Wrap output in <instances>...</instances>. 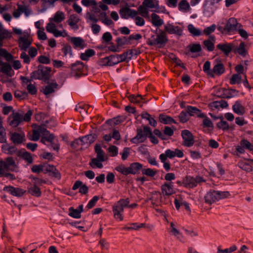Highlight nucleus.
Here are the masks:
<instances>
[{"instance_id": "f257e3e1", "label": "nucleus", "mask_w": 253, "mask_h": 253, "mask_svg": "<svg viewBox=\"0 0 253 253\" xmlns=\"http://www.w3.org/2000/svg\"><path fill=\"white\" fill-rule=\"evenodd\" d=\"M65 18V15L63 12L61 11H57L53 18L49 19V22L47 24L46 26V30L47 32L52 33L54 37H67L68 33L65 30L62 31H59L56 29V26L54 23L57 24L61 22Z\"/></svg>"}, {"instance_id": "f03ea898", "label": "nucleus", "mask_w": 253, "mask_h": 253, "mask_svg": "<svg viewBox=\"0 0 253 253\" xmlns=\"http://www.w3.org/2000/svg\"><path fill=\"white\" fill-rule=\"evenodd\" d=\"M33 112L29 110L26 113L21 110L15 112L13 111L12 114L8 117L7 122L12 127H17L19 126L23 125L24 122H29L31 121Z\"/></svg>"}, {"instance_id": "7ed1b4c3", "label": "nucleus", "mask_w": 253, "mask_h": 253, "mask_svg": "<svg viewBox=\"0 0 253 253\" xmlns=\"http://www.w3.org/2000/svg\"><path fill=\"white\" fill-rule=\"evenodd\" d=\"M51 69L50 67L39 65L38 69L31 74V78L35 80H43L48 83Z\"/></svg>"}, {"instance_id": "20e7f679", "label": "nucleus", "mask_w": 253, "mask_h": 253, "mask_svg": "<svg viewBox=\"0 0 253 253\" xmlns=\"http://www.w3.org/2000/svg\"><path fill=\"white\" fill-rule=\"evenodd\" d=\"M129 203L128 198L122 199L116 203L113 206L112 211L113 212L114 217L120 221L124 219L123 213L125 208L127 207Z\"/></svg>"}, {"instance_id": "39448f33", "label": "nucleus", "mask_w": 253, "mask_h": 253, "mask_svg": "<svg viewBox=\"0 0 253 253\" xmlns=\"http://www.w3.org/2000/svg\"><path fill=\"white\" fill-rule=\"evenodd\" d=\"M161 193L155 191L153 193L152 197L149 199L150 200H153L155 197L162 198V194L164 196H169L175 193L173 183L172 182H165L161 185Z\"/></svg>"}, {"instance_id": "423d86ee", "label": "nucleus", "mask_w": 253, "mask_h": 253, "mask_svg": "<svg viewBox=\"0 0 253 253\" xmlns=\"http://www.w3.org/2000/svg\"><path fill=\"white\" fill-rule=\"evenodd\" d=\"M168 41L165 32L160 30L157 35H152L151 38L148 39L147 43L151 46L158 45L159 47H163L165 45Z\"/></svg>"}, {"instance_id": "0eeeda50", "label": "nucleus", "mask_w": 253, "mask_h": 253, "mask_svg": "<svg viewBox=\"0 0 253 253\" xmlns=\"http://www.w3.org/2000/svg\"><path fill=\"white\" fill-rule=\"evenodd\" d=\"M66 37L67 41L72 44L75 49H83L87 46L85 41L81 37H70L68 35Z\"/></svg>"}, {"instance_id": "6e6552de", "label": "nucleus", "mask_w": 253, "mask_h": 253, "mask_svg": "<svg viewBox=\"0 0 253 253\" xmlns=\"http://www.w3.org/2000/svg\"><path fill=\"white\" fill-rule=\"evenodd\" d=\"M145 127H149L148 126H143V128H138L137 129V135L130 140V142L134 144H138L144 142L148 136L149 132L145 131Z\"/></svg>"}, {"instance_id": "1a4fd4ad", "label": "nucleus", "mask_w": 253, "mask_h": 253, "mask_svg": "<svg viewBox=\"0 0 253 253\" xmlns=\"http://www.w3.org/2000/svg\"><path fill=\"white\" fill-rule=\"evenodd\" d=\"M181 136L183 139L182 145L184 146L190 147L195 142L194 137L192 133L188 130L184 129L181 131Z\"/></svg>"}, {"instance_id": "9d476101", "label": "nucleus", "mask_w": 253, "mask_h": 253, "mask_svg": "<svg viewBox=\"0 0 253 253\" xmlns=\"http://www.w3.org/2000/svg\"><path fill=\"white\" fill-rule=\"evenodd\" d=\"M96 153L97 157L96 158V167L101 169L103 167L102 162L108 160V156L105 155V152L101 149L100 146L96 144Z\"/></svg>"}, {"instance_id": "9b49d317", "label": "nucleus", "mask_w": 253, "mask_h": 253, "mask_svg": "<svg viewBox=\"0 0 253 253\" xmlns=\"http://www.w3.org/2000/svg\"><path fill=\"white\" fill-rule=\"evenodd\" d=\"M133 54V50L132 49L128 50L124 52L123 54L120 55H112L111 58L113 59L115 62V64H117L120 62L125 61L127 59L130 60Z\"/></svg>"}, {"instance_id": "f8f14e48", "label": "nucleus", "mask_w": 253, "mask_h": 253, "mask_svg": "<svg viewBox=\"0 0 253 253\" xmlns=\"http://www.w3.org/2000/svg\"><path fill=\"white\" fill-rule=\"evenodd\" d=\"M18 42L19 46L23 51H26L32 44V39L27 33H24V35L19 38Z\"/></svg>"}, {"instance_id": "ddd939ff", "label": "nucleus", "mask_w": 253, "mask_h": 253, "mask_svg": "<svg viewBox=\"0 0 253 253\" xmlns=\"http://www.w3.org/2000/svg\"><path fill=\"white\" fill-rule=\"evenodd\" d=\"M205 180L201 176H196L195 178L190 176H187L183 179V183L187 187L193 188L196 187L198 183L204 182Z\"/></svg>"}, {"instance_id": "4468645a", "label": "nucleus", "mask_w": 253, "mask_h": 253, "mask_svg": "<svg viewBox=\"0 0 253 253\" xmlns=\"http://www.w3.org/2000/svg\"><path fill=\"white\" fill-rule=\"evenodd\" d=\"M225 26L227 33H231L236 31L238 28H241L242 25L237 22L236 19L230 18L227 21Z\"/></svg>"}, {"instance_id": "2eb2a0df", "label": "nucleus", "mask_w": 253, "mask_h": 253, "mask_svg": "<svg viewBox=\"0 0 253 253\" xmlns=\"http://www.w3.org/2000/svg\"><path fill=\"white\" fill-rule=\"evenodd\" d=\"M84 68L83 63L80 61H77L72 65L71 74L73 76H80L83 74Z\"/></svg>"}, {"instance_id": "dca6fc26", "label": "nucleus", "mask_w": 253, "mask_h": 253, "mask_svg": "<svg viewBox=\"0 0 253 253\" xmlns=\"http://www.w3.org/2000/svg\"><path fill=\"white\" fill-rule=\"evenodd\" d=\"M119 13L121 17L123 19H127L128 17L133 18L138 14L137 11L131 9L127 7L121 8L119 11Z\"/></svg>"}, {"instance_id": "f3484780", "label": "nucleus", "mask_w": 253, "mask_h": 253, "mask_svg": "<svg viewBox=\"0 0 253 253\" xmlns=\"http://www.w3.org/2000/svg\"><path fill=\"white\" fill-rule=\"evenodd\" d=\"M58 84L55 81H52L43 86L42 91L44 95H48L55 92L58 89Z\"/></svg>"}, {"instance_id": "a211bd4d", "label": "nucleus", "mask_w": 253, "mask_h": 253, "mask_svg": "<svg viewBox=\"0 0 253 253\" xmlns=\"http://www.w3.org/2000/svg\"><path fill=\"white\" fill-rule=\"evenodd\" d=\"M2 165L4 169L11 171H14L17 168L15 162L12 157H7L5 159L4 161H2L0 163Z\"/></svg>"}, {"instance_id": "6ab92c4d", "label": "nucleus", "mask_w": 253, "mask_h": 253, "mask_svg": "<svg viewBox=\"0 0 253 253\" xmlns=\"http://www.w3.org/2000/svg\"><path fill=\"white\" fill-rule=\"evenodd\" d=\"M218 200L219 197L217 191L210 190L205 196V202L210 205Z\"/></svg>"}, {"instance_id": "aec40b11", "label": "nucleus", "mask_w": 253, "mask_h": 253, "mask_svg": "<svg viewBox=\"0 0 253 253\" xmlns=\"http://www.w3.org/2000/svg\"><path fill=\"white\" fill-rule=\"evenodd\" d=\"M3 190L9 192L13 196L17 197H21L26 192V190H24V189L20 188H15L10 186L4 187Z\"/></svg>"}, {"instance_id": "412c9836", "label": "nucleus", "mask_w": 253, "mask_h": 253, "mask_svg": "<svg viewBox=\"0 0 253 253\" xmlns=\"http://www.w3.org/2000/svg\"><path fill=\"white\" fill-rule=\"evenodd\" d=\"M234 47V44L231 43H219L216 45V48L220 50L226 56L229 55Z\"/></svg>"}, {"instance_id": "4be33fe9", "label": "nucleus", "mask_w": 253, "mask_h": 253, "mask_svg": "<svg viewBox=\"0 0 253 253\" xmlns=\"http://www.w3.org/2000/svg\"><path fill=\"white\" fill-rule=\"evenodd\" d=\"M165 31L169 34H175L181 36L182 34V29L178 26H174L171 24H168L165 26Z\"/></svg>"}, {"instance_id": "5701e85b", "label": "nucleus", "mask_w": 253, "mask_h": 253, "mask_svg": "<svg viewBox=\"0 0 253 253\" xmlns=\"http://www.w3.org/2000/svg\"><path fill=\"white\" fill-rule=\"evenodd\" d=\"M82 141V147L83 149L87 147L90 144L93 143L95 140V136L93 134L86 135L82 138H80Z\"/></svg>"}, {"instance_id": "b1692460", "label": "nucleus", "mask_w": 253, "mask_h": 253, "mask_svg": "<svg viewBox=\"0 0 253 253\" xmlns=\"http://www.w3.org/2000/svg\"><path fill=\"white\" fill-rule=\"evenodd\" d=\"M79 21L80 19L77 15L72 14L69 17L67 23L72 29L76 31L79 29V26L77 24Z\"/></svg>"}, {"instance_id": "393cba45", "label": "nucleus", "mask_w": 253, "mask_h": 253, "mask_svg": "<svg viewBox=\"0 0 253 253\" xmlns=\"http://www.w3.org/2000/svg\"><path fill=\"white\" fill-rule=\"evenodd\" d=\"M1 146V150L2 152L7 155H13L17 152V148L12 145H10L9 144L5 143Z\"/></svg>"}, {"instance_id": "a878e982", "label": "nucleus", "mask_w": 253, "mask_h": 253, "mask_svg": "<svg viewBox=\"0 0 253 253\" xmlns=\"http://www.w3.org/2000/svg\"><path fill=\"white\" fill-rule=\"evenodd\" d=\"M44 127L41 126H38L36 128L33 130V134L29 138L31 140L38 141L40 139L41 135H42V132Z\"/></svg>"}, {"instance_id": "bb28decb", "label": "nucleus", "mask_w": 253, "mask_h": 253, "mask_svg": "<svg viewBox=\"0 0 253 253\" xmlns=\"http://www.w3.org/2000/svg\"><path fill=\"white\" fill-rule=\"evenodd\" d=\"M83 206L80 205L79 207L75 209L73 207L69 209V215L75 218H80L81 216V212L83 211Z\"/></svg>"}, {"instance_id": "cd10ccee", "label": "nucleus", "mask_w": 253, "mask_h": 253, "mask_svg": "<svg viewBox=\"0 0 253 253\" xmlns=\"http://www.w3.org/2000/svg\"><path fill=\"white\" fill-rule=\"evenodd\" d=\"M187 112L189 116L197 115V117L199 118H203L205 117V114L202 113L201 110L195 107L188 106Z\"/></svg>"}, {"instance_id": "c85d7f7f", "label": "nucleus", "mask_w": 253, "mask_h": 253, "mask_svg": "<svg viewBox=\"0 0 253 253\" xmlns=\"http://www.w3.org/2000/svg\"><path fill=\"white\" fill-rule=\"evenodd\" d=\"M78 188H80L79 192L81 194H85L88 192V187L80 180L76 181L72 187L73 190H76Z\"/></svg>"}, {"instance_id": "c756f323", "label": "nucleus", "mask_w": 253, "mask_h": 253, "mask_svg": "<svg viewBox=\"0 0 253 253\" xmlns=\"http://www.w3.org/2000/svg\"><path fill=\"white\" fill-rule=\"evenodd\" d=\"M225 72L224 65L220 62L217 63L212 69V74L215 76H220Z\"/></svg>"}, {"instance_id": "7c9ffc66", "label": "nucleus", "mask_w": 253, "mask_h": 253, "mask_svg": "<svg viewBox=\"0 0 253 253\" xmlns=\"http://www.w3.org/2000/svg\"><path fill=\"white\" fill-rule=\"evenodd\" d=\"M166 153H167V155L169 159H172L176 156L178 158H182L184 156L182 151L178 149H175L174 151L167 149Z\"/></svg>"}, {"instance_id": "2f4dec72", "label": "nucleus", "mask_w": 253, "mask_h": 253, "mask_svg": "<svg viewBox=\"0 0 253 253\" xmlns=\"http://www.w3.org/2000/svg\"><path fill=\"white\" fill-rule=\"evenodd\" d=\"M25 135L17 132H13L11 134L10 139L15 144H21L23 142Z\"/></svg>"}, {"instance_id": "473e14b6", "label": "nucleus", "mask_w": 253, "mask_h": 253, "mask_svg": "<svg viewBox=\"0 0 253 253\" xmlns=\"http://www.w3.org/2000/svg\"><path fill=\"white\" fill-rule=\"evenodd\" d=\"M169 232L175 237L177 238V239L180 241V242L184 243V241L183 238V236L180 233L179 231H178L175 226L173 222L170 223V228Z\"/></svg>"}, {"instance_id": "72a5a7b5", "label": "nucleus", "mask_w": 253, "mask_h": 253, "mask_svg": "<svg viewBox=\"0 0 253 253\" xmlns=\"http://www.w3.org/2000/svg\"><path fill=\"white\" fill-rule=\"evenodd\" d=\"M99 19L107 26H110L114 24L113 21L109 18L105 12L103 11L100 13Z\"/></svg>"}, {"instance_id": "f704fd0d", "label": "nucleus", "mask_w": 253, "mask_h": 253, "mask_svg": "<svg viewBox=\"0 0 253 253\" xmlns=\"http://www.w3.org/2000/svg\"><path fill=\"white\" fill-rule=\"evenodd\" d=\"M233 111L239 115H243L245 112V107L242 105L240 101H237L232 106Z\"/></svg>"}, {"instance_id": "c9c22d12", "label": "nucleus", "mask_w": 253, "mask_h": 253, "mask_svg": "<svg viewBox=\"0 0 253 253\" xmlns=\"http://www.w3.org/2000/svg\"><path fill=\"white\" fill-rule=\"evenodd\" d=\"M143 166L139 163H133L131 164L128 167V171L129 174H134L142 169Z\"/></svg>"}, {"instance_id": "e433bc0d", "label": "nucleus", "mask_w": 253, "mask_h": 253, "mask_svg": "<svg viewBox=\"0 0 253 253\" xmlns=\"http://www.w3.org/2000/svg\"><path fill=\"white\" fill-rule=\"evenodd\" d=\"M112 55L108 56L106 57L105 58H102L98 61V64L100 66H112L115 65L114 63V60L111 58Z\"/></svg>"}, {"instance_id": "4c0bfd02", "label": "nucleus", "mask_w": 253, "mask_h": 253, "mask_svg": "<svg viewBox=\"0 0 253 253\" xmlns=\"http://www.w3.org/2000/svg\"><path fill=\"white\" fill-rule=\"evenodd\" d=\"M159 119L160 122L164 124H176V122L172 118L164 114H160Z\"/></svg>"}, {"instance_id": "58836bf2", "label": "nucleus", "mask_w": 253, "mask_h": 253, "mask_svg": "<svg viewBox=\"0 0 253 253\" xmlns=\"http://www.w3.org/2000/svg\"><path fill=\"white\" fill-rule=\"evenodd\" d=\"M178 9L183 12H186L191 10L190 5L186 0H181L178 3Z\"/></svg>"}, {"instance_id": "ea45409f", "label": "nucleus", "mask_w": 253, "mask_h": 253, "mask_svg": "<svg viewBox=\"0 0 253 253\" xmlns=\"http://www.w3.org/2000/svg\"><path fill=\"white\" fill-rule=\"evenodd\" d=\"M210 106L212 109H218L220 107L221 108H224L228 107V103L226 101L224 100H221L220 101H213L210 104Z\"/></svg>"}, {"instance_id": "a19ab883", "label": "nucleus", "mask_w": 253, "mask_h": 253, "mask_svg": "<svg viewBox=\"0 0 253 253\" xmlns=\"http://www.w3.org/2000/svg\"><path fill=\"white\" fill-rule=\"evenodd\" d=\"M152 23L156 27H160L164 24L163 20L156 13L151 14Z\"/></svg>"}, {"instance_id": "79ce46f5", "label": "nucleus", "mask_w": 253, "mask_h": 253, "mask_svg": "<svg viewBox=\"0 0 253 253\" xmlns=\"http://www.w3.org/2000/svg\"><path fill=\"white\" fill-rule=\"evenodd\" d=\"M143 5L147 8H158L159 7V1L156 0H144Z\"/></svg>"}, {"instance_id": "37998d69", "label": "nucleus", "mask_w": 253, "mask_h": 253, "mask_svg": "<svg viewBox=\"0 0 253 253\" xmlns=\"http://www.w3.org/2000/svg\"><path fill=\"white\" fill-rule=\"evenodd\" d=\"M18 156L21 157L28 164H31L33 163V158L31 154L26 151L23 152L18 153Z\"/></svg>"}, {"instance_id": "c03bdc74", "label": "nucleus", "mask_w": 253, "mask_h": 253, "mask_svg": "<svg viewBox=\"0 0 253 253\" xmlns=\"http://www.w3.org/2000/svg\"><path fill=\"white\" fill-rule=\"evenodd\" d=\"M42 136L44 138L45 141L48 142H52L54 139V136L52 134H50L49 131L44 127L42 132Z\"/></svg>"}, {"instance_id": "a18cd8bd", "label": "nucleus", "mask_w": 253, "mask_h": 253, "mask_svg": "<svg viewBox=\"0 0 253 253\" xmlns=\"http://www.w3.org/2000/svg\"><path fill=\"white\" fill-rule=\"evenodd\" d=\"M1 71L9 76H12V70L10 65L7 63H3L1 69Z\"/></svg>"}, {"instance_id": "49530a36", "label": "nucleus", "mask_w": 253, "mask_h": 253, "mask_svg": "<svg viewBox=\"0 0 253 253\" xmlns=\"http://www.w3.org/2000/svg\"><path fill=\"white\" fill-rule=\"evenodd\" d=\"M95 52L93 49H87L85 52L82 53L80 55V58L84 61L88 60L89 57L94 55Z\"/></svg>"}, {"instance_id": "de8ad7c7", "label": "nucleus", "mask_w": 253, "mask_h": 253, "mask_svg": "<svg viewBox=\"0 0 253 253\" xmlns=\"http://www.w3.org/2000/svg\"><path fill=\"white\" fill-rule=\"evenodd\" d=\"M14 97L19 100H22L26 99L28 96V94L26 91L16 90L14 93Z\"/></svg>"}, {"instance_id": "09e8293b", "label": "nucleus", "mask_w": 253, "mask_h": 253, "mask_svg": "<svg viewBox=\"0 0 253 253\" xmlns=\"http://www.w3.org/2000/svg\"><path fill=\"white\" fill-rule=\"evenodd\" d=\"M203 71L207 75L211 78H214V75L212 74V70L211 69V63L209 61H206L204 64Z\"/></svg>"}, {"instance_id": "8fccbe9b", "label": "nucleus", "mask_w": 253, "mask_h": 253, "mask_svg": "<svg viewBox=\"0 0 253 253\" xmlns=\"http://www.w3.org/2000/svg\"><path fill=\"white\" fill-rule=\"evenodd\" d=\"M0 56L4 57L7 61H10L13 59L12 55L4 48L0 49Z\"/></svg>"}, {"instance_id": "3c124183", "label": "nucleus", "mask_w": 253, "mask_h": 253, "mask_svg": "<svg viewBox=\"0 0 253 253\" xmlns=\"http://www.w3.org/2000/svg\"><path fill=\"white\" fill-rule=\"evenodd\" d=\"M238 166L243 170L247 172H250L253 170V168L251 165L246 162H239L238 164Z\"/></svg>"}, {"instance_id": "603ef678", "label": "nucleus", "mask_w": 253, "mask_h": 253, "mask_svg": "<svg viewBox=\"0 0 253 253\" xmlns=\"http://www.w3.org/2000/svg\"><path fill=\"white\" fill-rule=\"evenodd\" d=\"M86 18L87 20L92 22L91 24V29L94 34H95V15L92 12H88L86 15Z\"/></svg>"}, {"instance_id": "864d4df0", "label": "nucleus", "mask_w": 253, "mask_h": 253, "mask_svg": "<svg viewBox=\"0 0 253 253\" xmlns=\"http://www.w3.org/2000/svg\"><path fill=\"white\" fill-rule=\"evenodd\" d=\"M12 37V33L8 30L4 29L0 30V40H7L9 39Z\"/></svg>"}, {"instance_id": "5fc2aeb1", "label": "nucleus", "mask_w": 253, "mask_h": 253, "mask_svg": "<svg viewBox=\"0 0 253 253\" xmlns=\"http://www.w3.org/2000/svg\"><path fill=\"white\" fill-rule=\"evenodd\" d=\"M128 98L131 102L137 104L140 103L141 101L143 99V96L139 94L137 95L131 94L130 95Z\"/></svg>"}, {"instance_id": "6e6d98bb", "label": "nucleus", "mask_w": 253, "mask_h": 253, "mask_svg": "<svg viewBox=\"0 0 253 253\" xmlns=\"http://www.w3.org/2000/svg\"><path fill=\"white\" fill-rule=\"evenodd\" d=\"M188 30L189 32L193 36H199L201 35V31L196 28L192 24H189L188 26Z\"/></svg>"}, {"instance_id": "4d7b16f0", "label": "nucleus", "mask_w": 253, "mask_h": 253, "mask_svg": "<svg viewBox=\"0 0 253 253\" xmlns=\"http://www.w3.org/2000/svg\"><path fill=\"white\" fill-rule=\"evenodd\" d=\"M29 192L32 195L40 197L41 195V191L37 186L33 185L29 189Z\"/></svg>"}, {"instance_id": "13d9d810", "label": "nucleus", "mask_w": 253, "mask_h": 253, "mask_svg": "<svg viewBox=\"0 0 253 253\" xmlns=\"http://www.w3.org/2000/svg\"><path fill=\"white\" fill-rule=\"evenodd\" d=\"M214 42H213L210 39L205 40L203 42L204 46L209 51H212L214 49Z\"/></svg>"}, {"instance_id": "bf43d9fd", "label": "nucleus", "mask_w": 253, "mask_h": 253, "mask_svg": "<svg viewBox=\"0 0 253 253\" xmlns=\"http://www.w3.org/2000/svg\"><path fill=\"white\" fill-rule=\"evenodd\" d=\"M82 141H81L80 139H77L73 141L71 144V146L73 149H76L77 150H82L83 149V147H82Z\"/></svg>"}, {"instance_id": "052dcab7", "label": "nucleus", "mask_w": 253, "mask_h": 253, "mask_svg": "<svg viewBox=\"0 0 253 253\" xmlns=\"http://www.w3.org/2000/svg\"><path fill=\"white\" fill-rule=\"evenodd\" d=\"M26 51H23L20 55V58L23 60V62L24 63L26 64H30L31 62L30 56L29 54H27L26 52Z\"/></svg>"}, {"instance_id": "680f3d73", "label": "nucleus", "mask_w": 253, "mask_h": 253, "mask_svg": "<svg viewBox=\"0 0 253 253\" xmlns=\"http://www.w3.org/2000/svg\"><path fill=\"white\" fill-rule=\"evenodd\" d=\"M190 51L192 53L200 52L202 50L201 44L200 43H194L188 46Z\"/></svg>"}, {"instance_id": "e2e57ef3", "label": "nucleus", "mask_w": 253, "mask_h": 253, "mask_svg": "<svg viewBox=\"0 0 253 253\" xmlns=\"http://www.w3.org/2000/svg\"><path fill=\"white\" fill-rule=\"evenodd\" d=\"M235 51L238 53L240 55L242 56H245L247 53V51L245 49V45L243 42H241L239 47L236 49Z\"/></svg>"}, {"instance_id": "0e129e2a", "label": "nucleus", "mask_w": 253, "mask_h": 253, "mask_svg": "<svg viewBox=\"0 0 253 253\" xmlns=\"http://www.w3.org/2000/svg\"><path fill=\"white\" fill-rule=\"evenodd\" d=\"M145 131L149 132L148 137L150 138L152 143L157 144L159 143L158 139L153 134L150 127H145Z\"/></svg>"}, {"instance_id": "69168bd1", "label": "nucleus", "mask_w": 253, "mask_h": 253, "mask_svg": "<svg viewBox=\"0 0 253 253\" xmlns=\"http://www.w3.org/2000/svg\"><path fill=\"white\" fill-rule=\"evenodd\" d=\"M240 145H242L245 149H248L250 151L253 150V144L250 143L248 140L243 139L240 141Z\"/></svg>"}, {"instance_id": "338daca9", "label": "nucleus", "mask_w": 253, "mask_h": 253, "mask_svg": "<svg viewBox=\"0 0 253 253\" xmlns=\"http://www.w3.org/2000/svg\"><path fill=\"white\" fill-rule=\"evenodd\" d=\"M116 170L123 174L127 175L129 174L128 167L126 168L124 165H121L115 168Z\"/></svg>"}, {"instance_id": "774afa93", "label": "nucleus", "mask_w": 253, "mask_h": 253, "mask_svg": "<svg viewBox=\"0 0 253 253\" xmlns=\"http://www.w3.org/2000/svg\"><path fill=\"white\" fill-rule=\"evenodd\" d=\"M28 92L31 95H35L37 92V89L35 84H29L27 86Z\"/></svg>"}]
</instances>
